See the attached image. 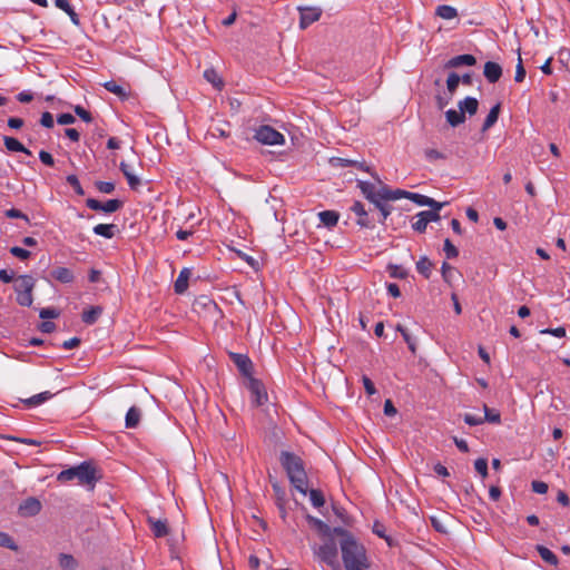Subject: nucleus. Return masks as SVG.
I'll list each match as a JSON object with an SVG mask.
<instances>
[{"label":"nucleus","instance_id":"nucleus-1","mask_svg":"<svg viewBox=\"0 0 570 570\" xmlns=\"http://www.w3.org/2000/svg\"><path fill=\"white\" fill-rule=\"evenodd\" d=\"M335 535L340 537V548L344 567L365 566L368 562L365 548L355 537L342 527L334 528Z\"/></svg>","mask_w":570,"mask_h":570},{"label":"nucleus","instance_id":"nucleus-2","mask_svg":"<svg viewBox=\"0 0 570 570\" xmlns=\"http://www.w3.org/2000/svg\"><path fill=\"white\" fill-rule=\"evenodd\" d=\"M279 460L291 483L305 495L307 493V475L302 459L294 453L283 451Z\"/></svg>","mask_w":570,"mask_h":570},{"label":"nucleus","instance_id":"nucleus-3","mask_svg":"<svg viewBox=\"0 0 570 570\" xmlns=\"http://www.w3.org/2000/svg\"><path fill=\"white\" fill-rule=\"evenodd\" d=\"M57 480L61 483L78 480L79 484L89 485L90 489H94L97 481L96 469L90 463L82 462L76 466L62 470L57 475Z\"/></svg>","mask_w":570,"mask_h":570},{"label":"nucleus","instance_id":"nucleus-4","mask_svg":"<svg viewBox=\"0 0 570 570\" xmlns=\"http://www.w3.org/2000/svg\"><path fill=\"white\" fill-rule=\"evenodd\" d=\"M312 551L315 558L327 566H335L337 562V544L333 537L326 538L323 544H312Z\"/></svg>","mask_w":570,"mask_h":570},{"label":"nucleus","instance_id":"nucleus-5","mask_svg":"<svg viewBox=\"0 0 570 570\" xmlns=\"http://www.w3.org/2000/svg\"><path fill=\"white\" fill-rule=\"evenodd\" d=\"M254 138L263 144L269 146H277L285 144V137L271 126H261L255 130Z\"/></svg>","mask_w":570,"mask_h":570},{"label":"nucleus","instance_id":"nucleus-6","mask_svg":"<svg viewBox=\"0 0 570 570\" xmlns=\"http://www.w3.org/2000/svg\"><path fill=\"white\" fill-rule=\"evenodd\" d=\"M247 389L250 392V402L255 406H261L268 400L267 392L265 390L264 384L255 379L249 376L247 382Z\"/></svg>","mask_w":570,"mask_h":570},{"label":"nucleus","instance_id":"nucleus-7","mask_svg":"<svg viewBox=\"0 0 570 570\" xmlns=\"http://www.w3.org/2000/svg\"><path fill=\"white\" fill-rule=\"evenodd\" d=\"M86 205L91 210L111 214V213L119 210L124 204L119 199H108L107 202L101 203L95 198H88L86 200Z\"/></svg>","mask_w":570,"mask_h":570},{"label":"nucleus","instance_id":"nucleus-8","mask_svg":"<svg viewBox=\"0 0 570 570\" xmlns=\"http://www.w3.org/2000/svg\"><path fill=\"white\" fill-rule=\"evenodd\" d=\"M298 10L301 12V17H299V28L301 29H306L312 23L316 22L322 16V10L320 8L299 7Z\"/></svg>","mask_w":570,"mask_h":570},{"label":"nucleus","instance_id":"nucleus-9","mask_svg":"<svg viewBox=\"0 0 570 570\" xmlns=\"http://www.w3.org/2000/svg\"><path fill=\"white\" fill-rule=\"evenodd\" d=\"M351 210L358 217L357 222H356L358 226L365 227V228L374 227L373 220L368 217V214L365 210V207L361 202H358V200L354 202L351 207Z\"/></svg>","mask_w":570,"mask_h":570},{"label":"nucleus","instance_id":"nucleus-10","mask_svg":"<svg viewBox=\"0 0 570 570\" xmlns=\"http://www.w3.org/2000/svg\"><path fill=\"white\" fill-rule=\"evenodd\" d=\"M41 510V503L36 498H28L19 505V513L22 517H33Z\"/></svg>","mask_w":570,"mask_h":570},{"label":"nucleus","instance_id":"nucleus-11","mask_svg":"<svg viewBox=\"0 0 570 570\" xmlns=\"http://www.w3.org/2000/svg\"><path fill=\"white\" fill-rule=\"evenodd\" d=\"M306 520H307L308 524L312 528H314L322 537L331 538V537L335 535L334 528H331L328 524H326L321 519L308 514L306 517Z\"/></svg>","mask_w":570,"mask_h":570},{"label":"nucleus","instance_id":"nucleus-12","mask_svg":"<svg viewBox=\"0 0 570 570\" xmlns=\"http://www.w3.org/2000/svg\"><path fill=\"white\" fill-rule=\"evenodd\" d=\"M483 75L489 82L494 83L501 78L502 68L497 62L488 61L484 65Z\"/></svg>","mask_w":570,"mask_h":570},{"label":"nucleus","instance_id":"nucleus-13","mask_svg":"<svg viewBox=\"0 0 570 570\" xmlns=\"http://www.w3.org/2000/svg\"><path fill=\"white\" fill-rule=\"evenodd\" d=\"M476 59L474 56L465 53L451 58L446 61L445 68H459L461 66H474Z\"/></svg>","mask_w":570,"mask_h":570},{"label":"nucleus","instance_id":"nucleus-14","mask_svg":"<svg viewBox=\"0 0 570 570\" xmlns=\"http://www.w3.org/2000/svg\"><path fill=\"white\" fill-rule=\"evenodd\" d=\"M387 202H390V199H385V197H383V194L379 196V198H375L374 200L371 202L380 210L379 222L381 224L385 223V220L387 219L392 212V207L387 204Z\"/></svg>","mask_w":570,"mask_h":570},{"label":"nucleus","instance_id":"nucleus-15","mask_svg":"<svg viewBox=\"0 0 570 570\" xmlns=\"http://www.w3.org/2000/svg\"><path fill=\"white\" fill-rule=\"evenodd\" d=\"M479 107V101L474 97H465L463 100H460L458 104V108L460 112L465 116V114L473 116L476 114Z\"/></svg>","mask_w":570,"mask_h":570},{"label":"nucleus","instance_id":"nucleus-16","mask_svg":"<svg viewBox=\"0 0 570 570\" xmlns=\"http://www.w3.org/2000/svg\"><path fill=\"white\" fill-rule=\"evenodd\" d=\"M357 187L361 189L365 198L368 199L370 202L374 200L375 198H379V196L382 195V187L380 189H376L375 186L370 181L358 180Z\"/></svg>","mask_w":570,"mask_h":570},{"label":"nucleus","instance_id":"nucleus-17","mask_svg":"<svg viewBox=\"0 0 570 570\" xmlns=\"http://www.w3.org/2000/svg\"><path fill=\"white\" fill-rule=\"evenodd\" d=\"M51 277L62 284L72 283L75 279L73 272L67 267H57L51 271Z\"/></svg>","mask_w":570,"mask_h":570},{"label":"nucleus","instance_id":"nucleus-18","mask_svg":"<svg viewBox=\"0 0 570 570\" xmlns=\"http://www.w3.org/2000/svg\"><path fill=\"white\" fill-rule=\"evenodd\" d=\"M119 168L127 179L131 189H137L140 186V179L134 174L132 168L125 161H121Z\"/></svg>","mask_w":570,"mask_h":570},{"label":"nucleus","instance_id":"nucleus-19","mask_svg":"<svg viewBox=\"0 0 570 570\" xmlns=\"http://www.w3.org/2000/svg\"><path fill=\"white\" fill-rule=\"evenodd\" d=\"M191 275L189 268H183L174 284L175 293L183 294L188 288V281Z\"/></svg>","mask_w":570,"mask_h":570},{"label":"nucleus","instance_id":"nucleus-20","mask_svg":"<svg viewBox=\"0 0 570 570\" xmlns=\"http://www.w3.org/2000/svg\"><path fill=\"white\" fill-rule=\"evenodd\" d=\"M232 357L238 370L244 375L249 376L252 372V361L246 355L238 353L232 354Z\"/></svg>","mask_w":570,"mask_h":570},{"label":"nucleus","instance_id":"nucleus-21","mask_svg":"<svg viewBox=\"0 0 570 570\" xmlns=\"http://www.w3.org/2000/svg\"><path fill=\"white\" fill-rule=\"evenodd\" d=\"M92 232L98 236L110 239L116 235L117 226L115 224H98L92 228Z\"/></svg>","mask_w":570,"mask_h":570},{"label":"nucleus","instance_id":"nucleus-22","mask_svg":"<svg viewBox=\"0 0 570 570\" xmlns=\"http://www.w3.org/2000/svg\"><path fill=\"white\" fill-rule=\"evenodd\" d=\"M33 287H35V279L30 275H21L16 279V284H14L16 293L32 291Z\"/></svg>","mask_w":570,"mask_h":570},{"label":"nucleus","instance_id":"nucleus-23","mask_svg":"<svg viewBox=\"0 0 570 570\" xmlns=\"http://www.w3.org/2000/svg\"><path fill=\"white\" fill-rule=\"evenodd\" d=\"M3 142H4L6 148L9 151L23 153L26 155H31V151L28 148H26L18 139H16L13 137L4 136Z\"/></svg>","mask_w":570,"mask_h":570},{"label":"nucleus","instance_id":"nucleus-24","mask_svg":"<svg viewBox=\"0 0 570 570\" xmlns=\"http://www.w3.org/2000/svg\"><path fill=\"white\" fill-rule=\"evenodd\" d=\"M318 218L324 226L331 228L336 226L340 215L335 210H323L318 213Z\"/></svg>","mask_w":570,"mask_h":570},{"label":"nucleus","instance_id":"nucleus-25","mask_svg":"<svg viewBox=\"0 0 570 570\" xmlns=\"http://www.w3.org/2000/svg\"><path fill=\"white\" fill-rule=\"evenodd\" d=\"M382 193H383V197H385V199H390V200H397L401 198L410 199V196H411V191H406L403 189L392 190L387 186H382Z\"/></svg>","mask_w":570,"mask_h":570},{"label":"nucleus","instance_id":"nucleus-26","mask_svg":"<svg viewBox=\"0 0 570 570\" xmlns=\"http://www.w3.org/2000/svg\"><path fill=\"white\" fill-rule=\"evenodd\" d=\"M52 397V394L48 391L38 393L29 399L23 400V403L28 407H36L40 404L45 403L46 401L50 400Z\"/></svg>","mask_w":570,"mask_h":570},{"label":"nucleus","instance_id":"nucleus-27","mask_svg":"<svg viewBox=\"0 0 570 570\" xmlns=\"http://www.w3.org/2000/svg\"><path fill=\"white\" fill-rule=\"evenodd\" d=\"M500 108H501L500 104H497L490 109V111L482 125L483 132L489 130L498 121Z\"/></svg>","mask_w":570,"mask_h":570},{"label":"nucleus","instance_id":"nucleus-28","mask_svg":"<svg viewBox=\"0 0 570 570\" xmlns=\"http://www.w3.org/2000/svg\"><path fill=\"white\" fill-rule=\"evenodd\" d=\"M148 521L150 523V529L156 538H163L167 535L168 528L166 521L154 519H149Z\"/></svg>","mask_w":570,"mask_h":570},{"label":"nucleus","instance_id":"nucleus-29","mask_svg":"<svg viewBox=\"0 0 570 570\" xmlns=\"http://www.w3.org/2000/svg\"><path fill=\"white\" fill-rule=\"evenodd\" d=\"M435 14L445 20H452L458 17V10L448 4H441L436 7Z\"/></svg>","mask_w":570,"mask_h":570},{"label":"nucleus","instance_id":"nucleus-30","mask_svg":"<svg viewBox=\"0 0 570 570\" xmlns=\"http://www.w3.org/2000/svg\"><path fill=\"white\" fill-rule=\"evenodd\" d=\"M139 420H140L139 409L131 406L126 413V417H125L126 428H128V429L136 428L139 423Z\"/></svg>","mask_w":570,"mask_h":570},{"label":"nucleus","instance_id":"nucleus-31","mask_svg":"<svg viewBox=\"0 0 570 570\" xmlns=\"http://www.w3.org/2000/svg\"><path fill=\"white\" fill-rule=\"evenodd\" d=\"M446 121L452 126L456 127L465 121V116H463L460 110L449 109L445 111Z\"/></svg>","mask_w":570,"mask_h":570},{"label":"nucleus","instance_id":"nucleus-32","mask_svg":"<svg viewBox=\"0 0 570 570\" xmlns=\"http://www.w3.org/2000/svg\"><path fill=\"white\" fill-rule=\"evenodd\" d=\"M537 551L540 554V557L542 558V560L546 561L547 563H549L551 566H557L558 564L557 556L550 549H548L547 547H544V546H537Z\"/></svg>","mask_w":570,"mask_h":570},{"label":"nucleus","instance_id":"nucleus-33","mask_svg":"<svg viewBox=\"0 0 570 570\" xmlns=\"http://www.w3.org/2000/svg\"><path fill=\"white\" fill-rule=\"evenodd\" d=\"M101 313L102 309L99 306L90 307L89 309L83 311L81 315L82 322L86 324H94Z\"/></svg>","mask_w":570,"mask_h":570},{"label":"nucleus","instance_id":"nucleus-34","mask_svg":"<svg viewBox=\"0 0 570 570\" xmlns=\"http://www.w3.org/2000/svg\"><path fill=\"white\" fill-rule=\"evenodd\" d=\"M333 164L334 166H340V167H348V166H354V167H357L358 169H362L364 171H368V167L365 166L363 163H360L357 160H352V159H347V158H334L333 160Z\"/></svg>","mask_w":570,"mask_h":570},{"label":"nucleus","instance_id":"nucleus-35","mask_svg":"<svg viewBox=\"0 0 570 570\" xmlns=\"http://www.w3.org/2000/svg\"><path fill=\"white\" fill-rule=\"evenodd\" d=\"M484 410V416L483 422H489L493 424H500L501 423V414L498 410L490 409L487 405H483Z\"/></svg>","mask_w":570,"mask_h":570},{"label":"nucleus","instance_id":"nucleus-36","mask_svg":"<svg viewBox=\"0 0 570 570\" xmlns=\"http://www.w3.org/2000/svg\"><path fill=\"white\" fill-rule=\"evenodd\" d=\"M431 268H432V263L430 262V259L425 256L421 257L417 262H416V271L423 275L425 278H429L430 277V274H431Z\"/></svg>","mask_w":570,"mask_h":570},{"label":"nucleus","instance_id":"nucleus-37","mask_svg":"<svg viewBox=\"0 0 570 570\" xmlns=\"http://www.w3.org/2000/svg\"><path fill=\"white\" fill-rule=\"evenodd\" d=\"M59 566L63 570H75L77 568V561L71 554L61 553L59 556Z\"/></svg>","mask_w":570,"mask_h":570},{"label":"nucleus","instance_id":"nucleus-38","mask_svg":"<svg viewBox=\"0 0 570 570\" xmlns=\"http://www.w3.org/2000/svg\"><path fill=\"white\" fill-rule=\"evenodd\" d=\"M309 501L315 508H321L325 503L323 493L320 490L312 489L309 491Z\"/></svg>","mask_w":570,"mask_h":570},{"label":"nucleus","instance_id":"nucleus-39","mask_svg":"<svg viewBox=\"0 0 570 570\" xmlns=\"http://www.w3.org/2000/svg\"><path fill=\"white\" fill-rule=\"evenodd\" d=\"M412 222V228L417 233H424L426 230L428 223L421 213H417Z\"/></svg>","mask_w":570,"mask_h":570},{"label":"nucleus","instance_id":"nucleus-40","mask_svg":"<svg viewBox=\"0 0 570 570\" xmlns=\"http://www.w3.org/2000/svg\"><path fill=\"white\" fill-rule=\"evenodd\" d=\"M204 77L207 81L214 85L216 88H220L223 85L222 79L214 69H207L204 71Z\"/></svg>","mask_w":570,"mask_h":570},{"label":"nucleus","instance_id":"nucleus-41","mask_svg":"<svg viewBox=\"0 0 570 570\" xmlns=\"http://www.w3.org/2000/svg\"><path fill=\"white\" fill-rule=\"evenodd\" d=\"M460 81H461V78L458 73L451 72L449 75V77L446 79V87H448V90L451 96L455 92Z\"/></svg>","mask_w":570,"mask_h":570},{"label":"nucleus","instance_id":"nucleus-42","mask_svg":"<svg viewBox=\"0 0 570 570\" xmlns=\"http://www.w3.org/2000/svg\"><path fill=\"white\" fill-rule=\"evenodd\" d=\"M0 547L8 548L13 551L18 550V546L13 539L8 533L2 531H0Z\"/></svg>","mask_w":570,"mask_h":570},{"label":"nucleus","instance_id":"nucleus-43","mask_svg":"<svg viewBox=\"0 0 570 570\" xmlns=\"http://www.w3.org/2000/svg\"><path fill=\"white\" fill-rule=\"evenodd\" d=\"M33 302L32 291L27 292H18L17 293V303L21 306H30Z\"/></svg>","mask_w":570,"mask_h":570},{"label":"nucleus","instance_id":"nucleus-44","mask_svg":"<svg viewBox=\"0 0 570 570\" xmlns=\"http://www.w3.org/2000/svg\"><path fill=\"white\" fill-rule=\"evenodd\" d=\"M443 250L449 259L455 258L459 255L458 248L451 243L449 238L444 240Z\"/></svg>","mask_w":570,"mask_h":570},{"label":"nucleus","instance_id":"nucleus-45","mask_svg":"<svg viewBox=\"0 0 570 570\" xmlns=\"http://www.w3.org/2000/svg\"><path fill=\"white\" fill-rule=\"evenodd\" d=\"M67 183L73 188L77 195L82 196L85 194L83 188L80 185V181L76 175H69L67 177Z\"/></svg>","mask_w":570,"mask_h":570},{"label":"nucleus","instance_id":"nucleus-46","mask_svg":"<svg viewBox=\"0 0 570 570\" xmlns=\"http://www.w3.org/2000/svg\"><path fill=\"white\" fill-rule=\"evenodd\" d=\"M463 420L470 426H475L483 423V416L479 414L465 413Z\"/></svg>","mask_w":570,"mask_h":570},{"label":"nucleus","instance_id":"nucleus-47","mask_svg":"<svg viewBox=\"0 0 570 570\" xmlns=\"http://www.w3.org/2000/svg\"><path fill=\"white\" fill-rule=\"evenodd\" d=\"M10 254L19 259H28L31 256V253L22 247L13 246L10 248Z\"/></svg>","mask_w":570,"mask_h":570},{"label":"nucleus","instance_id":"nucleus-48","mask_svg":"<svg viewBox=\"0 0 570 570\" xmlns=\"http://www.w3.org/2000/svg\"><path fill=\"white\" fill-rule=\"evenodd\" d=\"M95 186L102 194H111L115 190L112 181H96Z\"/></svg>","mask_w":570,"mask_h":570},{"label":"nucleus","instance_id":"nucleus-49","mask_svg":"<svg viewBox=\"0 0 570 570\" xmlns=\"http://www.w3.org/2000/svg\"><path fill=\"white\" fill-rule=\"evenodd\" d=\"M4 215L8 218L23 219L24 222L29 223V217L26 214H23L21 210L16 209V208H10V209L6 210Z\"/></svg>","mask_w":570,"mask_h":570},{"label":"nucleus","instance_id":"nucleus-50","mask_svg":"<svg viewBox=\"0 0 570 570\" xmlns=\"http://www.w3.org/2000/svg\"><path fill=\"white\" fill-rule=\"evenodd\" d=\"M474 468L483 478L488 475V461L483 458L476 459Z\"/></svg>","mask_w":570,"mask_h":570},{"label":"nucleus","instance_id":"nucleus-51","mask_svg":"<svg viewBox=\"0 0 570 570\" xmlns=\"http://www.w3.org/2000/svg\"><path fill=\"white\" fill-rule=\"evenodd\" d=\"M75 114L80 119H82L85 122H91L92 121L91 114L88 110H86L83 107L79 106V105L75 106Z\"/></svg>","mask_w":570,"mask_h":570},{"label":"nucleus","instance_id":"nucleus-52","mask_svg":"<svg viewBox=\"0 0 570 570\" xmlns=\"http://www.w3.org/2000/svg\"><path fill=\"white\" fill-rule=\"evenodd\" d=\"M531 488H532V491L538 494H544L548 492V489H549V487L546 482L538 481V480L532 481Z\"/></svg>","mask_w":570,"mask_h":570},{"label":"nucleus","instance_id":"nucleus-53","mask_svg":"<svg viewBox=\"0 0 570 570\" xmlns=\"http://www.w3.org/2000/svg\"><path fill=\"white\" fill-rule=\"evenodd\" d=\"M429 196L417 194V193H411L410 200L415 203L419 206H428L429 203Z\"/></svg>","mask_w":570,"mask_h":570},{"label":"nucleus","instance_id":"nucleus-54","mask_svg":"<svg viewBox=\"0 0 570 570\" xmlns=\"http://www.w3.org/2000/svg\"><path fill=\"white\" fill-rule=\"evenodd\" d=\"M105 88L115 94V95H118V96H124L125 95V90L121 86L117 85L115 81H108L105 83Z\"/></svg>","mask_w":570,"mask_h":570},{"label":"nucleus","instance_id":"nucleus-55","mask_svg":"<svg viewBox=\"0 0 570 570\" xmlns=\"http://www.w3.org/2000/svg\"><path fill=\"white\" fill-rule=\"evenodd\" d=\"M541 334H549V335H552V336H556V337H564L566 336V328L560 326V327H556V328H544L540 332Z\"/></svg>","mask_w":570,"mask_h":570},{"label":"nucleus","instance_id":"nucleus-56","mask_svg":"<svg viewBox=\"0 0 570 570\" xmlns=\"http://www.w3.org/2000/svg\"><path fill=\"white\" fill-rule=\"evenodd\" d=\"M420 213L423 215L428 224L431 222H439L441 219L440 213L435 210H422Z\"/></svg>","mask_w":570,"mask_h":570},{"label":"nucleus","instance_id":"nucleus-57","mask_svg":"<svg viewBox=\"0 0 570 570\" xmlns=\"http://www.w3.org/2000/svg\"><path fill=\"white\" fill-rule=\"evenodd\" d=\"M39 316L40 318L42 320H48V318H56L59 316V313L57 309L55 308H51V307H47V308H42L39 313Z\"/></svg>","mask_w":570,"mask_h":570},{"label":"nucleus","instance_id":"nucleus-58","mask_svg":"<svg viewBox=\"0 0 570 570\" xmlns=\"http://www.w3.org/2000/svg\"><path fill=\"white\" fill-rule=\"evenodd\" d=\"M40 124L45 128H52L53 127V116L49 111H45L41 115Z\"/></svg>","mask_w":570,"mask_h":570},{"label":"nucleus","instance_id":"nucleus-59","mask_svg":"<svg viewBox=\"0 0 570 570\" xmlns=\"http://www.w3.org/2000/svg\"><path fill=\"white\" fill-rule=\"evenodd\" d=\"M39 159L41 160L42 164H45L47 166L51 167L55 165V159H53L52 155L46 150L39 151Z\"/></svg>","mask_w":570,"mask_h":570},{"label":"nucleus","instance_id":"nucleus-60","mask_svg":"<svg viewBox=\"0 0 570 570\" xmlns=\"http://www.w3.org/2000/svg\"><path fill=\"white\" fill-rule=\"evenodd\" d=\"M524 77H525V69L523 68L521 57H519V61H518V65L515 68L514 80L517 82H521V81H523Z\"/></svg>","mask_w":570,"mask_h":570},{"label":"nucleus","instance_id":"nucleus-61","mask_svg":"<svg viewBox=\"0 0 570 570\" xmlns=\"http://www.w3.org/2000/svg\"><path fill=\"white\" fill-rule=\"evenodd\" d=\"M362 382H363V386L365 389V392L368 394V395H374L376 393V389L374 386V383L371 381L370 377L367 376H363L362 377Z\"/></svg>","mask_w":570,"mask_h":570},{"label":"nucleus","instance_id":"nucleus-62","mask_svg":"<svg viewBox=\"0 0 570 570\" xmlns=\"http://www.w3.org/2000/svg\"><path fill=\"white\" fill-rule=\"evenodd\" d=\"M75 121H76V118L71 114H60L57 117V122L60 125H71Z\"/></svg>","mask_w":570,"mask_h":570},{"label":"nucleus","instance_id":"nucleus-63","mask_svg":"<svg viewBox=\"0 0 570 570\" xmlns=\"http://www.w3.org/2000/svg\"><path fill=\"white\" fill-rule=\"evenodd\" d=\"M424 155H425L426 159L430 161H434V160L444 158L443 154L436 149H426L424 151Z\"/></svg>","mask_w":570,"mask_h":570},{"label":"nucleus","instance_id":"nucleus-64","mask_svg":"<svg viewBox=\"0 0 570 570\" xmlns=\"http://www.w3.org/2000/svg\"><path fill=\"white\" fill-rule=\"evenodd\" d=\"M386 289H387V293H389L391 296L395 297V298H397V297H400V296H401L400 287H399V285H397V284H395V283H389V284H386Z\"/></svg>","mask_w":570,"mask_h":570}]
</instances>
